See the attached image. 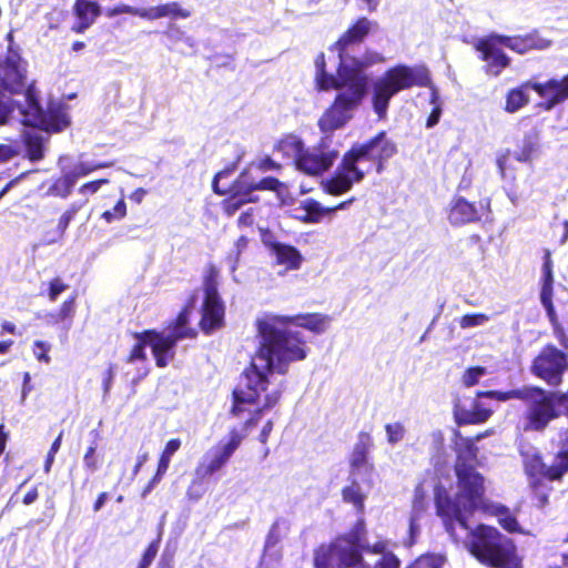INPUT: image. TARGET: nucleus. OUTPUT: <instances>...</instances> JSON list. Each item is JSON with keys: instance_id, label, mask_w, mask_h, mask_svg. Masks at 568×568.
<instances>
[{"instance_id": "nucleus-33", "label": "nucleus", "mask_w": 568, "mask_h": 568, "mask_svg": "<svg viewBox=\"0 0 568 568\" xmlns=\"http://www.w3.org/2000/svg\"><path fill=\"white\" fill-rule=\"evenodd\" d=\"M491 415V410L475 403L471 409L456 408L455 417L459 425L463 424H480L486 422Z\"/></svg>"}, {"instance_id": "nucleus-1", "label": "nucleus", "mask_w": 568, "mask_h": 568, "mask_svg": "<svg viewBox=\"0 0 568 568\" xmlns=\"http://www.w3.org/2000/svg\"><path fill=\"white\" fill-rule=\"evenodd\" d=\"M331 318L323 314H305L294 317L266 314L256 322L261 337L260 346L251 365L245 369L242 381L233 392L232 414L240 416L244 412L253 414L245 422L250 428L257 424L264 410L277 404L282 386L272 382L274 374L284 375L292 363L307 356L305 341L290 324L306 328L316 334L326 331Z\"/></svg>"}, {"instance_id": "nucleus-31", "label": "nucleus", "mask_w": 568, "mask_h": 568, "mask_svg": "<svg viewBox=\"0 0 568 568\" xmlns=\"http://www.w3.org/2000/svg\"><path fill=\"white\" fill-rule=\"evenodd\" d=\"M270 247L277 264L284 265L286 270H298L301 267L303 257L294 246L274 242L270 244Z\"/></svg>"}, {"instance_id": "nucleus-26", "label": "nucleus", "mask_w": 568, "mask_h": 568, "mask_svg": "<svg viewBox=\"0 0 568 568\" xmlns=\"http://www.w3.org/2000/svg\"><path fill=\"white\" fill-rule=\"evenodd\" d=\"M373 486L371 477L351 476L349 485L342 490L343 500L352 504L358 513L363 514L365 509V499Z\"/></svg>"}, {"instance_id": "nucleus-11", "label": "nucleus", "mask_w": 568, "mask_h": 568, "mask_svg": "<svg viewBox=\"0 0 568 568\" xmlns=\"http://www.w3.org/2000/svg\"><path fill=\"white\" fill-rule=\"evenodd\" d=\"M322 133L325 136L322 138L318 145L305 149L295 162L298 171L311 176L322 175L332 168L338 158V151L328 145L332 132Z\"/></svg>"}, {"instance_id": "nucleus-34", "label": "nucleus", "mask_w": 568, "mask_h": 568, "mask_svg": "<svg viewBox=\"0 0 568 568\" xmlns=\"http://www.w3.org/2000/svg\"><path fill=\"white\" fill-rule=\"evenodd\" d=\"M536 83L537 82L534 81H527L520 88L510 90L506 98V111L514 113L525 106L529 102V95L526 93V90L532 89L535 91L531 84Z\"/></svg>"}, {"instance_id": "nucleus-32", "label": "nucleus", "mask_w": 568, "mask_h": 568, "mask_svg": "<svg viewBox=\"0 0 568 568\" xmlns=\"http://www.w3.org/2000/svg\"><path fill=\"white\" fill-rule=\"evenodd\" d=\"M70 156L62 155L59 158V166L61 170V176L57 179L45 191V194L53 195V196H60V197H68L75 183L72 180V175H69L68 172L64 170V162H68Z\"/></svg>"}, {"instance_id": "nucleus-55", "label": "nucleus", "mask_w": 568, "mask_h": 568, "mask_svg": "<svg viewBox=\"0 0 568 568\" xmlns=\"http://www.w3.org/2000/svg\"><path fill=\"white\" fill-rule=\"evenodd\" d=\"M68 286L60 280L54 278L48 285V296L50 301H55L58 296L67 288Z\"/></svg>"}, {"instance_id": "nucleus-29", "label": "nucleus", "mask_w": 568, "mask_h": 568, "mask_svg": "<svg viewBox=\"0 0 568 568\" xmlns=\"http://www.w3.org/2000/svg\"><path fill=\"white\" fill-rule=\"evenodd\" d=\"M352 201L342 202L337 206L329 209L324 207L315 200L308 199L302 202L301 207L296 209L295 217L306 223H318L325 214L346 209Z\"/></svg>"}, {"instance_id": "nucleus-54", "label": "nucleus", "mask_w": 568, "mask_h": 568, "mask_svg": "<svg viewBox=\"0 0 568 568\" xmlns=\"http://www.w3.org/2000/svg\"><path fill=\"white\" fill-rule=\"evenodd\" d=\"M83 465L91 473H94L95 470H98L99 460L95 456V445H91L87 449V453L83 456Z\"/></svg>"}, {"instance_id": "nucleus-63", "label": "nucleus", "mask_w": 568, "mask_h": 568, "mask_svg": "<svg viewBox=\"0 0 568 568\" xmlns=\"http://www.w3.org/2000/svg\"><path fill=\"white\" fill-rule=\"evenodd\" d=\"M272 429H273V422L272 420H267L265 423V425L263 426L262 432H261L260 437H258L261 443L265 444L267 442L268 436H270Z\"/></svg>"}, {"instance_id": "nucleus-57", "label": "nucleus", "mask_w": 568, "mask_h": 568, "mask_svg": "<svg viewBox=\"0 0 568 568\" xmlns=\"http://www.w3.org/2000/svg\"><path fill=\"white\" fill-rule=\"evenodd\" d=\"M61 439H62V434H59V436L54 439V442L52 443L51 445V448L47 455V459L44 462V471H49L50 468H51V465L54 460V455L57 454V452L60 449V446H61Z\"/></svg>"}, {"instance_id": "nucleus-56", "label": "nucleus", "mask_w": 568, "mask_h": 568, "mask_svg": "<svg viewBox=\"0 0 568 568\" xmlns=\"http://www.w3.org/2000/svg\"><path fill=\"white\" fill-rule=\"evenodd\" d=\"M542 306L546 308L547 311V315L554 326V332L555 334H558L559 331L561 332V326L558 324L557 322V317H556V313H555V310H554V305H552V301H551V297H548V302L544 301V300H540Z\"/></svg>"}, {"instance_id": "nucleus-59", "label": "nucleus", "mask_w": 568, "mask_h": 568, "mask_svg": "<svg viewBox=\"0 0 568 568\" xmlns=\"http://www.w3.org/2000/svg\"><path fill=\"white\" fill-rule=\"evenodd\" d=\"M180 447L181 440L179 438L170 439L166 443L164 450L162 452V456L171 459L172 456L180 449Z\"/></svg>"}, {"instance_id": "nucleus-2", "label": "nucleus", "mask_w": 568, "mask_h": 568, "mask_svg": "<svg viewBox=\"0 0 568 568\" xmlns=\"http://www.w3.org/2000/svg\"><path fill=\"white\" fill-rule=\"evenodd\" d=\"M339 65L336 75L325 71V58L321 53L315 60L316 83L321 90H336L333 104L318 120L321 132H334L343 128L354 116L368 88L365 69L383 61L376 52L349 54L337 50Z\"/></svg>"}, {"instance_id": "nucleus-46", "label": "nucleus", "mask_w": 568, "mask_h": 568, "mask_svg": "<svg viewBox=\"0 0 568 568\" xmlns=\"http://www.w3.org/2000/svg\"><path fill=\"white\" fill-rule=\"evenodd\" d=\"M444 564L445 557L442 555H424L408 568H443Z\"/></svg>"}, {"instance_id": "nucleus-24", "label": "nucleus", "mask_w": 568, "mask_h": 568, "mask_svg": "<svg viewBox=\"0 0 568 568\" xmlns=\"http://www.w3.org/2000/svg\"><path fill=\"white\" fill-rule=\"evenodd\" d=\"M372 445L371 435L368 433H359L349 458L351 476H372L373 465L368 463V453Z\"/></svg>"}, {"instance_id": "nucleus-47", "label": "nucleus", "mask_w": 568, "mask_h": 568, "mask_svg": "<svg viewBox=\"0 0 568 568\" xmlns=\"http://www.w3.org/2000/svg\"><path fill=\"white\" fill-rule=\"evenodd\" d=\"M487 375V369L481 366L468 368L462 376V384L465 387H471L479 383V379Z\"/></svg>"}, {"instance_id": "nucleus-25", "label": "nucleus", "mask_w": 568, "mask_h": 568, "mask_svg": "<svg viewBox=\"0 0 568 568\" xmlns=\"http://www.w3.org/2000/svg\"><path fill=\"white\" fill-rule=\"evenodd\" d=\"M497 41L506 48L524 54L530 50H546L551 45V41L541 38L537 33H529L526 36L506 37L494 34Z\"/></svg>"}, {"instance_id": "nucleus-45", "label": "nucleus", "mask_w": 568, "mask_h": 568, "mask_svg": "<svg viewBox=\"0 0 568 568\" xmlns=\"http://www.w3.org/2000/svg\"><path fill=\"white\" fill-rule=\"evenodd\" d=\"M490 320L489 315L484 313L466 314L460 317L459 326L463 329L479 327L486 325Z\"/></svg>"}, {"instance_id": "nucleus-9", "label": "nucleus", "mask_w": 568, "mask_h": 568, "mask_svg": "<svg viewBox=\"0 0 568 568\" xmlns=\"http://www.w3.org/2000/svg\"><path fill=\"white\" fill-rule=\"evenodd\" d=\"M429 73L424 65H396L373 83L372 104L379 119L387 113L389 100L399 91L412 87H428Z\"/></svg>"}, {"instance_id": "nucleus-40", "label": "nucleus", "mask_w": 568, "mask_h": 568, "mask_svg": "<svg viewBox=\"0 0 568 568\" xmlns=\"http://www.w3.org/2000/svg\"><path fill=\"white\" fill-rule=\"evenodd\" d=\"M64 170L69 175H72L74 183H77L80 178H84L94 172L93 162L77 161L70 163V160L64 162Z\"/></svg>"}, {"instance_id": "nucleus-8", "label": "nucleus", "mask_w": 568, "mask_h": 568, "mask_svg": "<svg viewBox=\"0 0 568 568\" xmlns=\"http://www.w3.org/2000/svg\"><path fill=\"white\" fill-rule=\"evenodd\" d=\"M191 306L187 305L178 316L174 326L168 332L158 333L145 331L136 334V344L133 346L128 362L135 363L145 359V347L150 346L159 367H165L174 357V347L183 338H193L196 331L187 327Z\"/></svg>"}, {"instance_id": "nucleus-10", "label": "nucleus", "mask_w": 568, "mask_h": 568, "mask_svg": "<svg viewBox=\"0 0 568 568\" xmlns=\"http://www.w3.org/2000/svg\"><path fill=\"white\" fill-rule=\"evenodd\" d=\"M395 152V144L386 138L384 132H381L367 143L354 145L347 154L357 165L368 168V172L373 165H376V171L379 173L383 170V161L392 158Z\"/></svg>"}, {"instance_id": "nucleus-5", "label": "nucleus", "mask_w": 568, "mask_h": 568, "mask_svg": "<svg viewBox=\"0 0 568 568\" xmlns=\"http://www.w3.org/2000/svg\"><path fill=\"white\" fill-rule=\"evenodd\" d=\"M365 524L359 519L346 535L329 546H322L315 555L316 568H398L399 560L387 540L365 544Z\"/></svg>"}, {"instance_id": "nucleus-12", "label": "nucleus", "mask_w": 568, "mask_h": 568, "mask_svg": "<svg viewBox=\"0 0 568 568\" xmlns=\"http://www.w3.org/2000/svg\"><path fill=\"white\" fill-rule=\"evenodd\" d=\"M366 173L368 168L357 165L353 158L345 153L334 175L322 181V187L327 194L342 195L349 191L354 183L361 182Z\"/></svg>"}, {"instance_id": "nucleus-48", "label": "nucleus", "mask_w": 568, "mask_h": 568, "mask_svg": "<svg viewBox=\"0 0 568 568\" xmlns=\"http://www.w3.org/2000/svg\"><path fill=\"white\" fill-rule=\"evenodd\" d=\"M385 430L387 435V442L390 445H395L398 442L403 440L406 434V428L404 424L399 422L390 423L385 425Z\"/></svg>"}, {"instance_id": "nucleus-15", "label": "nucleus", "mask_w": 568, "mask_h": 568, "mask_svg": "<svg viewBox=\"0 0 568 568\" xmlns=\"http://www.w3.org/2000/svg\"><path fill=\"white\" fill-rule=\"evenodd\" d=\"M242 440L243 436L236 429H232L226 440L222 439L204 455L202 462L197 465V474L213 475L219 471L227 464Z\"/></svg>"}, {"instance_id": "nucleus-23", "label": "nucleus", "mask_w": 568, "mask_h": 568, "mask_svg": "<svg viewBox=\"0 0 568 568\" xmlns=\"http://www.w3.org/2000/svg\"><path fill=\"white\" fill-rule=\"evenodd\" d=\"M531 85L535 92L545 100L542 105L546 110H551L568 100V74L561 79L554 78Z\"/></svg>"}, {"instance_id": "nucleus-30", "label": "nucleus", "mask_w": 568, "mask_h": 568, "mask_svg": "<svg viewBox=\"0 0 568 568\" xmlns=\"http://www.w3.org/2000/svg\"><path fill=\"white\" fill-rule=\"evenodd\" d=\"M189 17H191V11L182 8L176 1L145 8L141 12V18L146 20H158L161 18L187 19Z\"/></svg>"}, {"instance_id": "nucleus-27", "label": "nucleus", "mask_w": 568, "mask_h": 568, "mask_svg": "<svg viewBox=\"0 0 568 568\" xmlns=\"http://www.w3.org/2000/svg\"><path fill=\"white\" fill-rule=\"evenodd\" d=\"M375 23L367 18L358 19L336 42V50L354 54V47L361 43Z\"/></svg>"}, {"instance_id": "nucleus-60", "label": "nucleus", "mask_w": 568, "mask_h": 568, "mask_svg": "<svg viewBox=\"0 0 568 568\" xmlns=\"http://www.w3.org/2000/svg\"><path fill=\"white\" fill-rule=\"evenodd\" d=\"M170 463H171L170 458H166L161 455L159 464H158V469L154 475V481H161V479L163 478V476L165 475V473L169 469Z\"/></svg>"}, {"instance_id": "nucleus-16", "label": "nucleus", "mask_w": 568, "mask_h": 568, "mask_svg": "<svg viewBox=\"0 0 568 568\" xmlns=\"http://www.w3.org/2000/svg\"><path fill=\"white\" fill-rule=\"evenodd\" d=\"M438 488H440L444 497L449 496V494L445 490L444 487L435 484V480L433 478L423 480L415 488L412 511L409 517L410 545L414 544L416 538L419 536L420 520L424 518L429 507L428 495L433 490L434 496L436 497V490Z\"/></svg>"}, {"instance_id": "nucleus-13", "label": "nucleus", "mask_w": 568, "mask_h": 568, "mask_svg": "<svg viewBox=\"0 0 568 568\" xmlns=\"http://www.w3.org/2000/svg\"><path fill=\"white\" fill-rule=\"evenodd\" d=\"M366 173L368 168L357 165L353 158L345 153L334 175L322 181V187L327 194L342 195L349 191L354 183L361 182Z\"/></svg>"}, {"instance_id": "nucleus-14", "label": "nucleus", "mask_w": 568, "mask_h": 568, "mask_svg": "<svg viewBox=\"0 0 568 568\" xmlns=\"http://www.w3.org/2000/svg\"><path fill=\"white\" fill-rule=\"evenodd\" d=\"M567 368L566 354L552 345L546 346L535 358L531 372L544 379L550 386L561 383V377Z\"/></svg>"}, {"instance_id": "nucleus-18", "label": "nucleus", "mask_w": 568, "mask_h": 568, "mask_svg": "<svg viewBox=\"0 0 568 568\" xmlns=\"http://www.w3.org/2000/svg\"><path fill=\"white\" fill-rule=\"evenodd\" d=\"M224 306L217 293V284L211 275L205 281L201 327L205 333L219 328L223 323Z\"/></svg>"}, {"instance_id": "nucleus-28", "label": "nucleus", "mask_w": 568, "mask_h": 568, "mask_svg": "<svg viewBox=\"0 0 568 568\" xmlns=\"http://www.w3.org/2000/svg\"><path fill=\"white\" fill-rule=\"evenodd\" d=\"M73 12L77 22L71 30L75 33H83L89 29L101 13V8L97 1L77 0L73 6Z\"/></svg>"}, {"instance_id": "nucleus-38", "label": "nucleus", "mask_w": 568, "mask_h": 568, "mask_svg": "<svg viewBox=\"0 0 568 568\" xmlns=\"http://www.w3.org/2000/svg\"><path fill=\"white\" fill-rule=\"evenodd\" d=\"M211 476L210 474H197V467L194 470V477L191 480L187 489L186 497L191 501L200 500L206 493V485L204 483L205 477Z\"/></svg>"}, {"instance_id": "nucleus-7", "label": "nucleus", "mask_w": 568, "mask_h": 568, "mask_svg": "<svg viewBox=\"0 0 568 568\" xmlns=\"http://www.w3.org/2000/svg\"><path fill=\"white\" fill-rule=\"evenodd\" d=\"M467 547L480 564L490 568H521L515 542L495 527L479 525L470 531Z\"/></svg>"}, {"instance_id": "nucleus-52", "label": "nucleus", "mask_w": 568, "mask_h": 568, "mask_svg": "<svg viewBox=\"0 0 568 568\" xmlns=\"http://www.w3.org/2000/svg\"><path fill=\"white\" fill-rule=\"evenodd\" d=\"M141 12H143V9H139L135 7H131L128 4H120L114 8H110L105 11L106 17L114 18L115 16L128 13L132 16H138L141 18Z\"/></svg>"}, {"instance_id": "nucleus-42", "label": "nucleus", "mask_w": 568, "mask_h": 568, "mask_svg": "<svg viewBox=\"0 0 568 568\" xmlns=\"http://www.w3.org/2000/svg\"><path fill=\"white\" fill-rule=\"evenodd\" d=\"M498 523L508 532L526 534L519 526L517 519L505 507H498L496 510Z\"/></svg>"}, {"instance_id": "nucleus-49", "label": "nucleus", "mask_w": 568, "mask_h": 568, "mask_svg": "<svg viewBox=\"0 0 568 568\" xmlns=\"http://www.w3.org/2000/svg\"><path fill=\"white\" fill-rule=\"evenodd\" d=\"M247 245V239L245 236H241L234 244V250L229 254L227 261L231 266V271L234 272L237 267L239 258L243 250H245Z\"/></svg>"}, {"instance_id": "nucleus-53", "label": "nucleus", "mask_w": 568, "mask_h": 568, "mask_svg": "<svg viewBox=\"0 0 568 568\" xmlns=\"http://www.w3.org/2000/svg\"><path fill=\"white\" fill-rule=\"evenodd\" d=\"M108 183H109L108 179H100V180L87 182L79 187L78 192H79V194L84 195V196L93 195L97 192H99V190L101 189L102 185L108 184Z\"/></svg>"}, {"instance_id": "nucleus-62", "label": "nucleus", "mask_w": 568, "mask_h": 568, "mask_svg": "<svg viewBox=\"0 0 568 568\" xmlns=\"http://www.w3.org/2000/svg\"><path fill=\"white\" fill-rule=\"evenodd\" d=\"M73 313V301L70 300V301H65L63 304H62V307L60 310V313H59V317L61 321L70 317Z\"/></svg>"}, {"instance_id": "nucleus-64", "label": "nucleus", "mask_w": 568, "mask_h": 568, "mask_svg": "<svg viewBox=\"0 0 568 568\" xmlns=\"http://www.w3.org/2000/svg\"><path fill=\"white\" fill-rule=\"evenodd\" d=\"M146 193H148L146 190H144L143 187H139L134 192H132L129 197L133 202L140 204L143 201Z\"/></svg>"}, {"instance_id": "nucleus-39", "label": "nucleus", "mask_w": 568, "mask_h": 568, "mask_svg": "<svg viewBox=\"0 0 568 568\" xmlns=\"http://www.w3.org/2000/svg\"><path fill=\"white\" fill-rule=\"evenodd\" d=\"M278 148L285 154L293 156L295 162L297 161L298 155H301V153L306 149L303 141L296 135H288L284 138L280 142Z\"/></svg>"}, {"instance_id": "nucleus-61", "label": "nucleus", "mask_w": 568, "mask_h": 568, "mask_svg": "<svg viewBox=\"0 0 568 568\" xmlns=\"http://www.w3.org/2000/svg\"><path fill=\"white\" fill-rule=\"evenodd\" d=\"M114 378V371L113 367L110 366L109 369L105 372V375L103 377V390H104V397L109 394L112 382Z\"/></svg>"}, {"instance_id": "nucleus-51", "label": "nucleus", "mask_w": 568, "mask_h": 568, "mask_svg": "<svg viewBox=\"0 0 568 568\" xmlns=\"http://www.w3.org/2000/svg\"><path fill=\"white\" fill-rule=\"evenodd\" d=\"M159 544H160V539H158L149 545V547L144 551L142 559L139 564V568H149L151 566L152 561L154 560V558L156 557V554L159 551Z\"/></svg>"}, {"instance_id": "nucleus-6", "label": "nucleus", "mask_w": 568, "mask_h": 568, "mask_svg": "<svg viewBox=\"0 0 568 568\" xmlns=\"http://www.w3.org/2000/svg\"><path fill=\"white\" fill-rule=\"evenodd\" d=\"M478 397L495 398L506 402L513 398L521 399L526 403V425L525 430H542L546 426L561 414L562 393L546 392L539 387L526 386L509 392H478Z\"/></svg>"}, {"instance_id": "nucleus-50", "label": "nucleus", "mask_w": 568, "mask_h": 568, "mask_svg": "<svg viewBox=\"0 0 568 568\" xmlns=\"http://www.w3.org/2000/svg\"><path fill=\"white\" fill-rule=\"evenodd\" d=\"M438 99H439V97H438V92H437V90H436V89H434V88H433V90H432L430 103H432V104H434L435 106H434V109H433V111H432L430 115H429V116H428V119H427V123H426V126H427V128H433V126H435V125L438 123L439 119H440V115H442V108H440V105L438 104Z\"/></svg>"}, {"instance_id": "nucleus-19", "label": "nucleus", "mask_w": 568, "mask_h": 568, "mask_svg": "<svg viewBox=\"0 0 568 568\" xmlns=\"http://www.w3.org/2000/svg\"><path fill=\"white\" fill-rule=\"evenodd\" d=\"M281 182L274 178H264L258 182L250 180L246 174L241 175L236 181L234 194L226 201L229 214L235 213L243 204L253 202L251 193L254 190H277Z\"/></svg>"}, {"instance_id": "nucleus-4", "label": "nucleus", "mask_w": 568, "mask_h": 568, "mask_svg": "<svg viewBox=\"0 0 568 568\" xmlns=\"http://www.w3.org/2000/svg\"><path fill=\"white\" fill-rule=\"evenodd\" d=\"M477 448L474 443L467 444L459 452L456 462L458 491L455 498L443 496L440 488L436 490V513L442 518L446 531L457 539L455 525L468 531L467 519L484 505V478L475 470Z\"/></svg>"}, {"instance_id": "nucleus-37", "label": "nucleus", "mask_w": 568, "mask_h": 568, "mask_svg": "<svg viewBox=\"0 0 568 568\" xmlns=\"http://www.w3.org/2000/svg\"><path fill=\"white\" fill-rule=\"evenodd\" d=\"M538 149V136L536 134L526 135L520 150L515 153V159L519 162H529L537 155Z\"/></svg>"}, {"instance_id": "nucleus-36", "label": "nucleus", "mask_w": 568, "mask_h": 568, "mask_svg": "<svg viewBox=\"0 0 568 568\" xmlns=\"http://www.w3.org/2000/svg\"><path fill=\"white\" fill-rule=\"evenodd\" d=\"M291 524L285 518H277L270 528L266 536L265 544L271 546H278L280 542L288 535Z\"/></svg>"}, {"instance_id": "nucleus-21", "label": "nucleus", "mask_w": 568, "mask_h": 568, "mask_svg": "<svg viewBox=\"0 0 568 568\" xmlns=\"http://www.w3.org/2000/svg\"><path fill=\"white\" fill-rule=\"evenodd\" d=\"M499 44L494 34L479 39L475 44L486 62L485 72L491 77H498L510 63V59L498 48Z\"/></svg>"}, {"instance_id": "nucleus-58", "label": "nucleus", "mask_w": 568, "mask_h": 568, "mask_svg": "<svg viewBox=\"0 0 568 568\" xmlns=\"http://www.w3.org/2000/svg\"><path fill=\"white\" fill-rule=\"evenodd\" d=\"M166 34L173 41H185L192 47V39L190 37H185V33L176 26H171Z\"/></svg>"}, {"instance_id": "nucleus-20", "label": "nucleus", "mask_w": 568, "mask_h": 568, "mask_svg": "<svg viewBox=\"0 0 568 568\" xmlns=\"http://www.w3.org/2000/svg\"><path fill=\"white\" fill-rule=\"evenodd\" d=\"M69 106L61 101L50 102L45 110L38 104V131L47 134L60 133L69 128Z\"/></svg>"}, {"instance_id": "nucleus-41", "label": "nucleus", "mask_w": 568, "mask_h": 568, "mask_svg": "<svg viewBox=\"0 0 568 568\" xmlns=\"http://www.w3.org/2000/svg\"><path fill=\"white\" fill-rule=\"evenodd\" d=\"M282 559L280 546L264 545V551L257 568H274Z\"/></svg>"}, {"instance_id": "nucleus-43", "label": "nucleus", "mask_w": 568, "mask_h": 568, "mask_svg": "<svg viewBox=\"0 0 568 568\" xmlns=\"http://www.w3.org/2000/svg\"><path fill=\"white\" fill-rule=\"evenodd\" d=\"M120 194L121 197L114 207L111 211L103 212L101 215V219H103L106 223L120 221L126 216V204L124 202L123 189H121Z\"/></svg>"}, {"instance_id": "nucleus-44", "label": "nucleus", "mask_w": 568, "mask_h": 568, "mask_svg": "<svg viewBox=\"0 0 568 568\" xmlns=\"http://www.w3.org/2000/svg\"><path fill=\"white\" fill-rule=\"evenodd\" d=\"M80 207L81 205L72 204L71 207L63 213L57 226L55 235L52 239H49L47 241L48 243L54 242L62 236L69 223L72 221Z\"/></svg>"}, {"instance_id": "nucleus-17", "label": "nucleus", "mask_w": 568, "mask_h": 568, "mask_svg": "<svg viewBox=\"0 0 568 568\" xmlns=\"http://www.w3.org/2000/svg\"><path fill=\"white\" fill-rule=\"evenodd\" d=\"M526 473L529 476L542 475L550 479H559L568 471V449L562 444L561 450L557 454L554 464L547 466L534 448L521 452Z\"/></svg>"}, {"instance_id": "nucleus-35", "label": "nucleus", "mask_w": 568, "mask_h": 568, "mask_svg": "<svg viewBox=\"0 0 568 568\" xmlns=\"http://www.w3.org/2000/svg\"><path fill=\"white\" fill-rule=\"evenodd\" d=\"M541 292L540 300L548 302V297H552V261L550 251L545 250L544 265H542V278H541Z\"/></svg>"}, {"instance_id": "nucleus-22", "label": "nucleus", "mask_w": 568, "mask_h": 568, "mask_svg": "<svg viewBox=\"0 0 568 568\" xmlns=\"http://www.w3.org/2000/svg\"><path fill=\"white\" fill-rule=\"evenodd\" d=\"M488 211L489 201H480L476 205L464 197H457L449 204L448 220L453 225H463L480 220Z\"/></svg>"}, {"instance_id": "nucleus-3", "label": "nucleus", "mask_w": 568, "mask_h": 568, "mask_svg": "<svg viewBox=\"0 0 568 568\" xmlns=\"http://www.w3.org/2000/svg\"><path fill=\"white\" fill-rule=\"evenodd\" d=\"M8 53L0 58V125L17 113L24 128L27 153L36 161V82L26 87L27 62L13 49V36L8 33Z\"/></svg>"}]
</instances>
